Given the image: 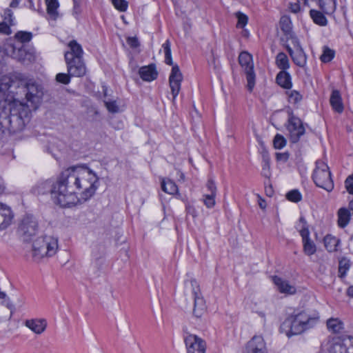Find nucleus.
Returning <instances> with one entry per match:
<instances>
[{"label": "nucleus", "mask_w": 353, "mask_h": 353, "mask_svg": "<svg viewBox=\"0 0 353 353\" xmlns=\"http://www.w3.org/2000/svg\"><path fill=\"white\" fill-rule=\"evenodd\" d=\"M334 57V51L327 47H324L323 54L320 57V59L323 63H328Z\"/></svg>", "instance_id": "obj_39"}, {"label": "nucleus", "mask_w": 353, "mask_h": 353, "mask_svg": "<svg viewBox=\"0 0 353 353\" xmlns=\"http://www.w3.org/2000/svg\"><path fill=\"white\" fill-rule=\"evenodd\" d=\"M238 60L239 65L243 66V51L239 53Z\"/></svg>", "instance_id": "obj_60"}, {"label": "nucleus", "mask_w": 353, "mask_h": 353, "mask_svg": "<svg viewBox=\"0 0 353 353\" xmlns=\"http://www.w3.org/2000/svg\"><path fill=\"white\" fill-rule=\"evenodd\" d=\"M345 186L347 191L353 194V174L350 175L345 181Z\"/></svg>", "instance_id": "obj_48"}, {"label": "nucleus", "mask_w": 353, "mask_h": 353, "mask_svg": "<svg viewBox=\"0 0 353 353\" xmlns=\"http://www.w3.org/2000/svg\"><path fill=\"white\" fill-rule=\"evenodd\" d=\"M7 297V295L4 292H1L0 291V299H4Z\"/></svg>", "instance_id": "obj_63"}, {"label": "nucleus", "mask_w": 353, "mask_h": 353, "mask_svg": "<svg viewBox=\"0 0 353 353\" xmlns=\"http://www.w3.org/2000/svg\"><path fill=\"white\" fill-rule=\"evenodd\" d=\"M161 188L163 191L170 194H174L178 192L177 185L170 179H163L161 182Z\"/></svg>", "instance_id": "obj_32"}, {"label": "nucleus", "mask_w": 353, "mask_h": 353, "mask_svg": "<svg viewBox=\"0 0 353 353\" xmlns=\"http://www.w3.org/2000/svg\"><path fill=\"white\" fill-rule=\"evenodd\" d=\"M347 295H348L349 296H350V297H352V298H353V285L350 286V287L347 288Z\"/></svg>", "instance_id": "obj_58"}, {"label": "nucleus", "mask_w": 353, "mask_h": 353, "mask_svg": "<svg viewBox=\"0 0 353 353\" xmlns=\"http://www.w3.org/2000/svg\"><path fill=\"white\" fill-rule=\"evenodd\" d=\"M276 83L281 87L289 89L292 86L291 77L288 72L281 71L276 75Z\"/></svg>", "instance_id": "obj_25"}, {"label": "nucleus", "mask_w": 353, "mask_h": 353, "mask_svg": "<svg viewBox=\"0 0 353 353\" xmlns=\"http://www.w3.org/2000/svg\"><path fill=\"white\" fill-rule=\"evenodd\" d=\"M348 340L351 341V346L348 348L350 353H353V337H348Z\"/></svg>", "instance_id": "obj_61"}, {"label": "nucleus", "mask_w": 353, "mask_h": 353, "mask_svg": "<svg viewBox=\"0 0 353 353\" xmlns=\"http://www.w3.org/2000/svg\"><path fill=\"white\" fill-rule=\"evenodd\" d=\"M289 156L290 155L288 152H276V159L277 161L285 163L288 161Z\"/></svg>", "instance_id": "obj_51"}, {"label": "nucleus", "mask_w": 353, "mask_h": 353, "mask_svg": "<svg viewBox=\"0 0 353 353\" xmlns=\"http://www.w3.org/2000/svg\"><path fill=\"white\" fill-rule=\"evenodd\" d=\"M215 196H216V194H214V193L206 194L204 195L203 202H204L205 205L208 208H212V207H213L214 205V204H215V200H214Z\"/></svg>", "instance_id": "obj_46"}, {"label": "nucleus", "mask_w": 353, "mask_h": 353, "mask_svg": "<svg viewBox=\"0 0 353 353\" xmlns=\"http://www.w3.org/2000/svg\"><path fill=\"white\" fill-rule=\"evenodd\" d=\"M272 281L281 293L293 294L296 292V288L294 285H290L288 281L279 276H272Z\"/></svg>", "instance_id": "obj_17"}, {"label": "nucleus", "mask_w": 353, "mask_h": 353, "mask_svg": "<svg viewBox=\"0 0 353 353\" xmlns=\"http://www.w3.org/2000/svg\"><path fill=\"white\" fill-rule=\"evenodd\" d=\"M112 3L116 9L120 12H125L128 8V2L125 0H112Z\"/></svg>", "instance_id": "obj_45"}, {"label": "nucleus", "mask_w": 353, "mask_h": 353, "mask_svg": "<svg viewBox=\"0 0 353 353\" xmlns=\"http://www.w3.org/2000/svg\"><path fill=\"white\" fill-rule=\"evenodd\" d=\"M104 103L110 112L116 113L119 112V107L115 101H105Z\"/></svg>", "instance_id": "obj_47"}, {"label": "nucleus", "mask_w": 353, "mask_h": 353, "mask_svg": "<svg viewBox=\"0 0 353 353\" xmlns=\"http://www.w3.org/2000/svg\"><path fill=\"white\" fill-rule=\"evenodd\" d=\"M13 219L12 212L8 206L0 203V230L6 229Z\"/></svg>", "instance_id": "obj_18"}, {"label": "nucleus", "mask_w": 353, "mask_h": 353, "mask_svg": "<svg viewBox=\"0 0 353 353\" xmlns=\"http://www.w3.org/2000/svg\"><path fill=\"white\" fill-rule=\"evenodd\" d=\"M250 36V33L248 30L244 28V39L248 38Z\"/></svg>", "instance_id": "obj_64"}, {"label": "nucleus", "mask_w": 353, "mask_h": 353, "mask_svg": "<svg viewBox=\"0 0 353 353\" xmlns=\"http://www.w3.org/2000/svg\"><path fill=\"white\" fill-rule=\"evenodd\" d=\"M265 194L268 196L272 197L273 196L274 190H273L272 187L271 185H270L268 187H265Z\"/></svg>", "instance_id": "obj_56"}, {"label": "nucleus", "mask_w": 353, "mask_h": 353, "mask_svg": "<svg viewBox=\"0 0 353 353\" xmlns=\"http://www.w3.org/2000/svg\"><path fill=\"white\" fill-rule=\"evenodd\" d=\"M289 8L290 11L293 13H297L301 10V3L296 1L294 3H290Z\"/></svg>", "instance_id": "obj_53"}, {"label": "nucleus", "mask_w": 353, "mask_h": 353, "mask_svg": "<svg viewBox=\"0 0 353 353\" xmlns=\"http://www.w3.org/2000/svg\"><path fill=\"white\" fill-rule=\"evenodd\" d=\"M287 94L288 95V100L290 103H296L302 99L301 94L296 90L287 92Z\"/></svg>", "instance_id": "obj_42"}, {"label": "nucleus", "mask_w": 353, "mask_h": 353, "mask_svg": "<svg viewBox=\"0 0 353 353\" xmlns=\"http://www.w3.org/2000/svg\"><path fill=\"white\" fill-rule=\"evenodd\" d=\"M3 17L4 20L9 22L10 25H13V12L10 9H5L3 11Z\"/></svg>", "instance_id": "obj_49"}, {"label": "nucleus", "mask_w": 353, "mask_h": 353, "mask_svg": "<svg viewBox=\"0 0 353 353\" xmlns=\"http://www.w3.org/2000/svg\"><path fill=\"white\" fill-rule=\"evenodd\" d=\"M337 216L338 225L341 228H344L348 225L350 221V211L345 208H341L337 212Z\"/></svg>", "instance_id": "obj_22"}, {"label": "nucleus", "mask_w": 353, "mask_h": 353, "mask_svg": "<svg viewBox=\"0 0 353 353\" xmlns=\"http://www.w3.org/2000/svg\"><path fill=\"white\" fill-rule=\"evenodd\" d=\"M262 174L266 178H270L271 175L270 171V159L268 154L263 155L262 161Z\"/></svg>", "instance_id": "obj_36"}, {"label": "nucleus", "mask_w": 353, "mask_h": 353, "mask_svg": "<svg viewBox=\"0 0 353 353\" xmlns=\"http://www.w3.org/2000/svg\"><path fill=\"white\" fill-rule=\"evenodd\" d=\"M339 243L340 240L332 235H327L324 238V245L328 252L336 251Z\"/></svg>", "instance_id": "obj_30"}, {"label": "nucleus", "mask_w": 353, "mask_h": 353, "mask_svg": "<svg viewBox=\"0 0 353 353\" xmlns=\"http://www.w3.org/2000/svg\"><path fill=\"white\" fill-rule=\"evenodd\" d=\"M206 188L210 191V194H212V193L216 194V188L214 182L212 180L209 179L208 181V183L206 184Z\"/></svg>", "instance_id": "obj_54"}, {"label": "nucleus", "mask_w": 353, "mask_h": 353, "mask_svg": "<svg viewBox=\"0 0 353 353\" xmlns=\"http://www.w3.org/2000/svg\"><path fill=\"white\" fill-rule=\"evenodd\" d=\"M288 130L292 143L298 142L305 131L301 120L293 115L288 119Z\"/></svg>", "instance_id": "obj_11"}, {"label": "nucleus", "mask_w": 353, "mask_h": 353, "mask_svg": "<svg viewBox=\"0 0 353 353\" xmlns=\"http://www.w3.org/2000/svg\"><path fill=\"white\" fill-rule=\"evenodd\" d=\"M247 353H268L264 339L261 336H254L247 344Z\"/></svg>", "instance_id": "obj_16"}, {"label": "nucleus", "mask_w": 353, "mask_h": 353, "mask_svg": "<svg viewBox=\"0 0 353 353\" xmlns=\"http://www.w3.org/2000/svg\"><path fill=\"white\" fill-rule=\"evenodd\" d=\"M46 4L47 6V13L49 14L51 19L55 20L58 17V8L59 3L58 0H46Z\"/></svg>", "instance_id": "obj_27"}, {"label": "nucleus", "mask_w": 353, "mask_h": 353, "mask_svg": "<svg viewBox=\"0 0 353 353\" xmlns=\"http://www.w3.org/2000/svg\"><path fill=\"white\" fill-rule=\"evenodd\" d=\"M310 15L314 23L321 26H325L327 24L326 17L321 12L312 9L310 11Z\"/></svg>", "instance_id": "obj_28"}, {"label": "nucleus", "mask_w": 353, "mask_h": 353, "mask_svg": "<svg viewBox=\"0 0 353 353\" xmlns=\"http://www.w3.org/2000/svg\"><path fill=\"white\" fill-rule=\"evenodd\" d=\"M292 44L294 50L288 45L286 46L287 50L290 54L293 62L301 68H304L307 63V56L301 48L297 38H292Z\"/></svg>", "instance_id": "obj_10"}, {"label": "nucleus", "mask_w": 353, "mask_h": 353, "mask_svg": "<svg viewBox=\"0 0 353 353\" xmlns=\"http://www.w3.org/2000/svg\"><path fill=\"white\" fill-rule=\"evenodd\" d=\"M73 1V8L72 15L79 19L80 14H81V0H72Z\"/></svg>", "instance_id": "obj_44"}, {"label": "nucleus", "mask_w": 353, "mask_h": 353, "mask_svg": "<svg viewBox=\"0 0 353 353\" xmlns=\"http://www.w3.org/2000/svg\"><path fill=\"white\" fill-rule=\"evenodd\" d=\"M12 56L19 61H24L26 59H30L31 54L26 52L23 45H15L12 46Z\"/></svg>", "instance_id": "obj_24"}, {"label": "nucleus", "mask_w": 353, "mask_h": 353, "mask_svg": "<svg viewBox=\"0 0 353 353\" xmlns=\"http://www.w3.org/2000/svg\"><path fill=\"white\" fill-rule=\"evenodd\" d=\"M21 89L27 102L30 103L32 108L36 109L43 95L42 86L34 79H27L21 82Z\"/></svg>", "instance_id": "obj_6"}, {"label": "nucleus", "mask_w": 353, "mask_h": 353, "mask_svg": "<svg viewBox=\"0 0 353 353\" xmlns=\"http://www.w3.org/2000/svg\"><path fill=\"white\" fill-rule=\"evenodd\" d=\"M19 0H12L10 3V7L12 8H15L19 6Z\"/></svg>", "instance_id": "obj_57"}, {"label": "nucleus", "mask_w": 353, "mask_h": 353, "mask_svg": "<svg viewBox=\"0 0 353 353\" xmlns=\"http://www.w3.org/2000/svg\"><path fill=\"white\" fill-rule=\"evenodd\" d=\"M312 178L318 187L327 192H331L333 190L334 183L331 178V173L327 165L324 162L316 161Z\"/></svg>", "instance_id": "obj_7"}, {"label": "nucleus", "mask_w": 353, "mask_h": 353, "mask_svg": "<svg viewBox=\"0 0 353 353\" xmlns=\"http://www.w3.org/2000/svg\"><path fill=\"white\" fill-rule=\"evenodd\" d=\"M277 67L283 71L290 68V63L287 55L284 52H279L276 57Z\"/></svg>", "instance_id": "obj_33"}, {"label": "nucleus", "mask_w": 353, "mask_h": 353, "mask_svg": "<svg viewBox=\"0 0 353 353\" xmlns=\"http://www.w3.org/2000/svg\"><path fill=\"white\" fill-rule=\"evenodd\" d=\"M38 231V223L31 215L24 216L19 223L18 232L24 241L31 240Z\"/></svg>", "instance_id": "obj_9"}, {"label": "nucleus", "mask_w": 353, "mask_h": 353, "mask_svg": "<svg viewBox=\"0 0 353 353\" xmlns=\"http://www.w3.org/2000/svg\"><path fill=\"white\" fill-rule=\"evenodd\" d=\"M319 5L325 14H331L336 9V0H319Z\"/></svg>", "instance_id": "obj_26"}, {"label": "nucleus", "mask_w": 353, "mask_h": 353, "mask_svg": "<svg viewBox=\"0 0 353 353\" xmlns=\"http://www.w3.org/2000/svg\"><path fill=\"white\" fill-rule=\"evenodd\" d=\"M0 33L9 35L11 33L10 26L6 23H0Z\"/></svg>", "instance_id": "obj_52"}, {"label": "nucleus", "mask_w": 353, "mask_h": 353, "mask_svg": "<svg viewBox=\"0 0 353 353\" xmlns=\"http://www.w3.org/2000/svg\"><path fill=\"white\" fill-rule=\"evenodd\" d=\"M244 72L247 80L246 88L251 92L255 86L256 74L252 55L246 51H244Z\"/></svg>", "instance_id": "obj_12"}, {"label": "nucleus", "mask_w": 353, "mask_h": 353, "mask_svg": "<svg viewBox=\"0 0 353 353\" xmlns=\"http://www.w3.org/2000/svg\"><path fill=\"white\" fill-rule=\"evenodd\" d=\"M31 110L29 105L13 101L6 105H0V135L23 130L30 121Z\"/></svg>", "instance_id": "obj_2"}, {"label": "nucleus", "mask_w": 353, "mask_h": 353, "mask_svg": "<svg viewBox=\"0 0 353 353\" xmlns=\"http://www.w3.org/2000/svg\"><path fill=\"white\" fill-rule=\"evenodd\" d=\"M330 102L331 106L336 112L341 113L343 111L342 99L339 90H334L332 92Z\"/></svg>", "instance_id": "obj_21"}, {"label": "nucleus", "mask_w": 353, "mask_h": 353, "mask_svg": "<svg viewBox=\"0 0 353 353\" xmlns=\"http://www.w3.org/2000/svg\"><path fill=\"white\" fill-rule=\"evenodd\" d=\"M127 43L131 48H137L140 46L139 39L136 37H130L127 39Z\"/></svg>", "instance_id": "obj_50"}, {"label": "nucleus", "mask_w": 353, "mask_h": 353, "mask_svg": "<svg viewBox=\"0 0 353 353\" xmlns=\"http://www.w3.org/2000/svg\"><path fill=\"white\" fill-rule=\"evenodd\" d=\"M327 327L332 333H340L343 329V323L339 319H330L327 321Z\"/></svg>", "instance_id": "obj_29"}, {"label": "nucleus", "mask_w": 353, "mask_h": 353, "mask_svg": "<svg viewBox=\"0 0 353 353\" xmlns=\"http://www.w3.org/2000/svg\"><path fill=\"white\" fill-rule=\"evenodd\" d=\"M259 204L260 208L262 209H265L266 207L265 202L263 200L259 201Z\"/></svg>", "instance_id": "obj_62"}, {"label": "nucleus", "mask_w": 353, "mask_h": 353, "mask_svg": "<svg viewBox=\"0 0 353 353\" xmlns=\"http://www.w3.org/2000/svg\"><path fill=\"white\" fill-rule=\"evenodd\" d=\"M280 27L288 39L292 41V38H296L292 32V22L288 17L283 16L280 19Z\"/></svg>", "instance_id": "obj_23"}, {"label": "nucleus", "mask_w": 353, "mask_h": 353, "mask_svg": "<svg viewBox=\"0 0 353 353\" xmlns=\"http://www.w3.org/2000/svg\"><path fill=\"white\" fill-rule=\"evenodd\" d=\"M188 353H205L206 344L205 341L194 334H188L185 339Z\"/></svg>", "instance_id": "obj_14"}, {"label": "nucleus", "mask_w": 353, "mask_h": 353, "mask_svg": "<svg viewBox=\"0 0 353 353\" xmlns=\"http://www.w3.org/2000/svg\"><path fill=\"white\" fill-rule=\"evenodd\" d=\"M139 74L142 80L150 82L157 78L158 72L156 70L155 65L152 63L140 68Z\"/></svg>", "instance_id": "obj_19"}, {"label": "nucleus", "mask_w": 353, "mask_h": 353, "mask_svg": "<svg viewBox=\"0 0 353 353\" xmlns=\"http://www.w3.org/2000/svg\"><path fill=\"white\" fill-rule=\"evenodd\" d=\"M72 75H70L69 72L65 73H58L56 75V81L60 83L68 85L70 82Z\"/></svg>", "instance_id": "obj_43"}, {"label": "nucleus", "mask_w": 353, "mask_h": 353, "mask_svg": "<svg viewBox=\"0 0 353 353\" xmlns=\"http://www.w3.org/2000/svg\"><path fill=\"white\" fill-rule=\"evenodd\" d=\"M69 50L65 54L67 70L74 77H82L85 75L87 68L84 62L83 50L81 46L75 40L68 43Z\"/></svg>", "instance_id": "obj_4"}, {"label": "nucleus", "mask_w": 353, "mask_h": 353, "mask_svg": "<svg viewBox=\"0 0 353 353\" xmlns=\"http://www.w3.org/2000/svg\"><path fill=\"white\" fill-rule=\"evenodd\" d=\"M236 16L238 18L236 27L238 28H243V13L239 11L236 13Z\"/></svg>", "instance_id": "obj_55"}, {"label": "nucleus", "mask_w": 353, "mask_h": 353, "mask_svg": "<svg viewBox=\"0 0 353 353\" xmlns=\"http://www.w3.org/2000/svg\"><path fill=\"white\" fill-rule=\"evenodd\" d=\"M297 228H299V233L302 237L303 241L310 239V232L306 225V221L303 217L299 219V223L297 225Z\"/></svg>", "instance_id": "obj_34"}, {"label": "nucleus", "mask_w": 353, "mask_h": 353, "mask_svg": "<svg viewBox=\"0 0 353 353\" xmlns=\"http://www.w3.org/2000/svg\"><path fill=\"white\" fill-rule=\"evenodd\" d=\"M303 251L305 254L311 256L314 254L316 251V248L314 243L311 240L308 239L303 241Z\"/></svg>", "instance_id": "obj_37"}, {"label": "nucleus", "mask_w": 353, "mask_h": 353, "mask_svg": "<svg viewBox=\"0 0 353 353\" xmlns=\"http://www.w3.org/2000/svg\"><path fill=\"white\" fill-rule=\"evenodd\" d=\"M286 198L290 201L297 203L301 200L302 196L299 190H292L287 193Z\"/></svg>", "instance_id": "obj_40"}, {"label": "nucleus", "mask_w": 353, "mask_h": 353, "mask_svg": "<svg viewBox=\"0 0 353 353\" xmlns=\"http://www.w3.org/2000/svg\"><path fill=\"white\" fill-rule=\"evenodd\" d=\"M98 177L90 170L77 167L63 170L57 181L46 180L34 188L38 194H50L54 203L70 208L89 200L98 188Z\"/></svg>", "instance_id": "obj_1"}, {"label": "nucleus", "mask_w": 353, "mask_h": 353, "mask_svg": "<svg viewBox=\"0 0 353 353\" xmlns=\"http://www.w3.org/2000/svg\"><path fill=\"white\" fill-rule=\"evenodd\" d=\"M187 290H190L194 299L193 314L197 317H201L205 312L206 306L205 300L201 293L200 287L195 279H190L185 282Z\"/></svg>", "instance_id": "obj_8"}, {"label": "nucleus", "mask_w": 353, "mask_h": 353, "mask_svg": "<svg viewBox=\"0 0 353 353\" xmlns=\"http://www.w3.org/2000/svg\"><path fill=\"white\" fill-rule=\"evenodd\" d=\"M183 80V75L177 65H172L171 72L169 77V85L172 94V101L174 102L179 93L181 84Z\"/></svg>", "instance_id": "obj_15"}, {"label": "nucleus", "mask_w": 353, "mask_h": 353, "mask_svg": "<svg viewBox=\"0 0 353 353\" xmlns=\"http://www.w3.org/2000/svg\"><path fill=\"white\" fill-rule=\"evenodd\" d=\"M25 325L35 334L43 333L47 327V322L45 319H30L25 322Z\"/></svg>", "instance_id": "obj_20"}, {"label": "nucleus", "mask_w": 353, "mask_h": 353, "mask_svg": "<svg viewBox=\"0 0 353 353\" xmlns=\"http://www.w3.org/2000/svg\"><path fill=\"white\" fill-rule=\"evenodd\" d=\"M319 322L317 312L294 311L285 319L280 326V332L288 337L301 334L314 327Z\"/></svg>", "instance_id": "obj_3"}, {"label": "nucleus", "mask_w": 353, "mask_h": 353, "mask_svg": "<svg viewBox=\"0 0 353 353\" xmlns=\"http://www.w3.org/2000/svg\"><path fill=\"white\" fill-rule=\"evenodd\" d=\"M14 39L19 43L17 45H23L32 40V33L28 31H18L14 34Z\"/></svg>", "instance_id": "obj_31"}, {"label": "nucleus", "mask_w": 353, "mask_h": 353, "mask_svg": "<svg viewBox=\"0 0 353 353\" xmlns=\"http://www.w3.org/2000/svg\"><path fill=\"white\" fill-rule=\"evenodd\" d=\"M351 343L348 337L343 340L332 339L323 345V348H326L327 353H350L348 348L351 346Z\"/></svg>", "instance_id": "obj_13"}, {"label": "nucleus", "mask_w": 353, "mask_h": 353, "mask_svg": "<svg viewBox=\"0 0 353 353\" xmlns=\"http://www.w3.org/2000/svg\"><path fill=\"white\" fill-rule=\"evenodd\" d=\"M350 262L346 258H343L339 261V273L341 276H344L346 274L347 271L350 269Z\"/></svg>", "instance_id": "obj_38"}, {"label": "nucleus", "mask_w": 353, "mask_h": 353, "mask_svg": "<svg viewBox=\"0 0 353 353\" xmlns=\"http://www.w3.org/2000/svg\"><path fill=\"white\" fill-rule=\"evenodd\" d=\"M162 48H163L165 53V63L169 65H174L172 59V53H171V43L168 39L163 44Z\"/></svg>", "instance_id": "obj_35"}, {"label": "nucleus", "mask_w": 353, "mask_h": 353, "mask_svg": "<svg viewBox=\"0 0 353 353\" xmlns=\"http://www.w3.org/2000/svg\"><path fill=\"white\" fill-rule=\"evenodd\" d=\"M274 147L276 149H281L286 145V139L283 136L276 134L273 140Z\"/></svg>", "instance_id": "obj_41"}, {"label": "nucleus", "mask_w": 353, "mask_h": 353, "mask_svg": "<svg viewBox=\"0 0 353 353\" xmlns=\"http://www.w3.org/2000/svg\"><path fill=\"white\" fill-rule=\"evenodd\" d=\"M59 248L58 239L49 235L37 238L32 244V257L39 260L43 257H52Z\"/></svg>", "instance_id": "obj_5"}, {"label": "nucleus", "mask_w": 353, "mask_h": 353, "mask_svg": "<svg viewBox=\"0 0 353 353\" xmlns=\"http://www.w3.org/2000/svg\"><path fill=\"white\" fill-rule=\"evenodd\" d=\"M4 190L5 186L2 181V179L0 177V194H1L3 192Z\"/></svg>", "instance_id": "obj_59"}]
</instances>
